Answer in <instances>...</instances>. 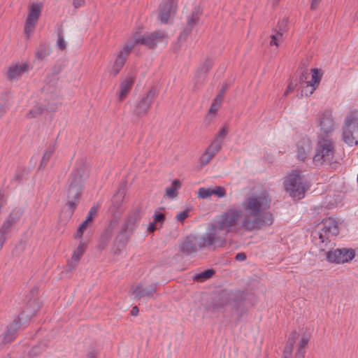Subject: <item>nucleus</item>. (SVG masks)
Masks as SVG:
<instances>
[{
    "label": "nucleus",
    "mask_w": 358,
    "mask_h": 358,
    "mask_svg": "<svg viewBox=\"0 0 358 358\" xmlns=\"http://www.w3.org/2000/svg\"><path fill=\"white\" fill-rule=\"evenodd\" d=\"M271 203V199L264 190L247 195L241 207L229 208L208 225L204 234L199 236L203 246L215 250L226 244L229 233L241 229L252 231L271 225L273 217L268 211Z\"/></svg>",
    "instance_id": "nucleus-1"
},
{
    "label": "nucleus",
    "mask_w": 358,
    "mask_h": 358,
    "mask_svg": "<svg viewBox=\"0 0 358 358\" xmlns=\"http://www.w3.org/2000/svg\"><path fill=\"white\" fill-rule=\"evenodd\" d=\"M245 299V293L242 291L224 290L212 300L206 310L212 313H222L225 316L231 310L233 320H239L246 313Z\"/></svg>",
    "instance_id": "nucleus-2"
},
{
    "label": "nucleus",
    "mask_w": 358,
    "mask_h": 358,
    "mask_svg": "<svg viewBox=\"0 0 358 358\" xmlns=\"http://www.w3.org/2000/svg\"><path fill=\"white\" fill-rule=\"evenodd\" d=\"M335 143L328 136L319 135L315 150V168L328 171L336 169L339 164L335 156Z\"/></svg>",
    "instance_id": "nucleus-3"
},
{
    "label": "nucleus",
    "mask_w": 358,
    "mask_h": 358,
    "mask_svg": "<svg viewBox=\"0 0 358 358\" xmlns=\"http://www.w3.org/2000/svg\"><path fill=\"white\" fill-rule=\"evenodd\" d=\"M87 177V170L83 166L74 169L69 176L66 190V213L71 217L78 206V200L81 194L84 178Z\"/></svg>",
    "instance_id": "nucleus-4"
},
{
    "label": "nucleus",
    "mask_w": 358,
    "mask_h": 358,
    "mask_svg": "<svg viewBox=\"0 0 358 358\" xmlns=\"http://www.w3.org/2000/svg\"><path fill=\"white\" fill-rule=\"evenodd\" d=\"M143 213V208L140 206H136L129 213L115 239L113 246L115 255L120 254L124 250L129 236L136 229Z\"/></svg>",
    "instance_id": "nucleus-5"
},
{
    "label": "nucleus",
    "mask_w": 358,
    "mask_h": 358,
    "mask_svg": "<svg viewBox=\"0 0 358 358\" xmlns=\"http://www.w3.org/2000/svg\"><path fill=\"white\" fill-rule=\"evenodd\" d=\"M284 187L290 196L301 199L309 189L310 185L303 175L298 171H292L285 178Z\"/></svg>",
    "instance_id": "nucleus-6"
},
{
    "label": "nucleus",
    "mask_w": 358,
    "mask_h": 358,
    "mask_svg": "<svg viewBox=\"0 0 358 358\" xmlns=\"http://www.w3.org/2000/svg\"><path fill=\"white\" fill-rule=\"evenodd\" d=\"M333 243L331 241L325 243V245L319 246L320 257H325L331 263L344 264L351 261L355 255L352 248H338L332 250Z\"/></svg>",
    "instance_id": "nucleus-7"
},
{
    "label": "nucleus",
    "mask_w": 358,
    "mask_h": 358,
    "mask_svg": "<svg viewBox=\"0 0 358 358\" xmlns=\"http://www.w3.org/2000/svg\"><path fill=\"white\" fill-rule=\"evenodd\" d=\"M342 136L348 145H358V111H352L345 117Z\"/></svg>",
    "instance_id": "nucleus-8"
},
{
    "label": "nucleus",
    "mask_w": 358,
    "mask_h": 358,
    "mask_svg": "<svg viewBox=\"0 0 358 358\" xmlns=\"http://www.w3.org/2000/svg\"><path fill=\"white\" fill-rule=\"evenodd\" d=\"M166 38V33L162 31L145 33L143 35L136 33L129 44H134V46L136 45H143L149 48H154L159 43L162 42Z\"/></svg>",
    "instance_id": "nucleus-9"
},
{
    "label": "nucleus",
    "mask_w": 358,
    "mask_h": 358,
    "mask_svg": "<svg viewBox=\"0 0 358 358\" xmlns=\"http://www.w3.org/2000/svg\"><path fill=\"white\" fill-rule=\"evenodd\" d=\"M338 222L334 217H328L323 220L320 227L321 231L318 234L319 243L316 245L319 246L325 245V243L331 241L330 238L337 236L339 234Z\"/></svg>",
    "instance_id": "nucleus-10"
},
{
    "label": "nucleus",
    "mask_w": 358,
    "mask_h": 358,
    "mask_svg": "<svg viewBox=\"0 0 358 358\" xmlns=\"http://www.w3.org/2000/svg\"><path fill=\"white\" fill-rule=\"evenodd\" d=\"M42 3L33 2L28 8V15L26 20L24 32L27 38L30 36L37 24L42 10Z\"/></svg>",
    "instance_id": "nucleus-11"
},
{
    "label": "nucleus",
    "mask_w": 358,
    "mask_h": 358,
    "mask_svg": "<svg viewBox=\"0 0 358 358\" xmlns=\"http://www.w3.org/2000/svg\"><path fill=\"white\" fill-rule=\"evenodd\" d=\"M303 71L300 76L301 94L299 98L303 96H308L313 93V67L306 66L303 64Z\"/></svg>",
    "instance_id": "nucleus-12"
},
{
    "label": "nucleus",
    "mask_w": 358,
    "mask_h": 358,
    "mask_svg": "<svg viewBox=\"0 0 358 358\" xmlns=\"http://www.w3.org/2000/svg\"><path fill=\"white\" fill-rule=\"evenodd\" d=\"M317 118L319 120V126L320 127V134L322 136L329 137V134L334 131L336 126L334 118L332 117V112L331 110L324 109L321 110L318 115Z\"/></svg>",
    "instance_id": "nucleus-13"
},
{
    "label": "nucleus",
    "mask_w": 358,
    "mask_h": 358,
    "mask_svg": "<svg viewBox=\"0 0 358 358\" xmlns=\"http://www.w3.org/2000/svg\"><path fill=\"white\" fill-rule=\"evenodd\" d=\"M31 317L29 314H26V311L22 312L18 316V321L14 320L11 324L7 327L6 331L1 336V342L3 343H8L13 341L17 333V330L22 324L21 320L24 317Z\"/></svg>",
    "instance_id": "nucleus-14"
},
{
    "label": "nucleus",
    "mask_w": 358,
    "mask_h": 358,
    "mask_svg": "<svg viewBox=\"0 0 358 358\" xmlns=\"http://www.w3.org/2000/svg\"><path fill=\"white\" fill-rule=\"evenodd\" d=\"M204 248L200 238L198 236H187L180 245V252L186 255L196 253L199 249Z\"/></svg>",
    "instance_id": "nucleus-15"
},
{
    "label": "nucleus",
    "mask_w": 358,
    "mask_h": 358,
    "mask_svg": "<svg viewBox=\"0 0 358 358\" xmlns=\"http://www.w3.org/2000/svg\"><path fill=\"white\" fill-rule=\"evenodd\" d=\"M57 98V94L51 96L52 102H48L45 105L43 106L41 103H37L27 113V117L29 118L38 117L45 110L47 112H53L57 108V103L55 101Z\"/></svg>",
    "instance_id": "nucleus-16"
},
{
    "label": "nucleus",
    "mask_w": 358,
    "mask_h": 358,
    "mask_svg": "<svg viewBox=\"0 0 358 358\" xmlns=\"http://www.w3.org/2000/svg\"><path fill=\"white\" fill-rule=\"evenodd\" d=\"M201 11L199 7H195L191 14L187 17V25L183 31L180 34L178 40L185 41L187 37L191 34L194 26L199 22Z\"/></svg>",
    "instance_id": "nucleus-17"
},
{
    "label": "nucleus",
    "mask_w": 358,
    "mask_h": 358,
    "mask_svg": "<svg viewBox=\"0 0 358 358\" xmlns=\"http://www.w3.org/2000/svg\"><path fill=\"white\" fill-rule=\"evenodd\" d=\"M155 91L151 89L145 97H143L136 105L135 114L138 117L145 115L148 111L150 106L155 98Z\"/></svg>",
    "instance_id": "nucleus-18"
},
{
    "label": "nucleus",
    "mask_w": 358,
    "mask_h": 358,
    "mask_svg": "<svg viewBox=\"0 0 358 358\" xmlns=\"http://www.w3.org/2000/svg\"><path fill=\"white\" fill-rule=\"evenodd\" d=\"M134 48V44H127L117 55L114 62L110 73L114 76H117L124 66L126 59Z\"/></svg>",
    "instance_id": "nucleus-19"
},
{
    "label": "nucleus",
    "mask_w": 358,
    "mask_h": 358,
    "mask_svg": "<svg viewBox=\"0 0 358 358\" xmlns=\"http://www.w3.org/2000/svg\"><path fill=\"white\" fill-rule=\"evenodd\" d=\"M156 286V284H152L146 287H143L142 285L132 286L131 293L134 298H150L157 291Z\"/></svg>",
    "instance_id": "nucleus-20"
},
{
    "label": "nucleus",
    "mask_w": 358,
    "mask_h": 358,
    "mask_svg": "<svg viewBox=\"0 0 358 358\" xmlns=\"http://www.w3.org/2000/svg\"><path fill=\"white\" fill-rule=\"evenodd\" d=\"M29 70L28 65L23 63H17L10 66L7 71V78L10 81L17 80L20 76Z\"/></svg>",
    "instance_id": "nucleus-21"
},
{
    "label": "nucleus",
    "mask_w": 358,
    "mask_h": 358,
    "mask_svg": "<svg viewBox=\"0 0 358 358\" xmlns=\"http://www.w3.org/2000/svg\"><path fill=\"white\" fill-rule=\"evenodd\" d=\"M212 66L213 62L207 59L196 71L195 74V87H199L203 83L206 75L208 73Z\"/></svg>",
    "instance_id": "nucleus-22"
},
{
    "label": "nucleus",
    "mask_w": 358,
    "mask_h": 358,
    "mask_svg": "<svg viewBox=\"0 0 358 358\" xmlns=\"http://www.w3.org/2000/svg\"><path fill=\"white\" fill-rule=\"evenodd\" d=\"M175 13L172 0H167L161 6L159 13V19L162 23H167L169 19Z\"/></svg>",
    "instance_id": "nucleus-23"
},
{
    "label": "nucleus",
    "mask_w": 358,
    "mask_h": 358,
    "mask_svg": "<svg viewBox=\"0 0 358 358\" xmlns=\"http://www.w3.org/2000/svg\"><path fill=\"white\" fill-rule=\"evenodd\" d=\"M134 83V77L131 75L127 76L120 83L119 99L122 101L129 92Z\"/></svg>",
    "instance_id": "nucleus-24"
},
{
    "label": "nucleus",
    "mask_w": 358,
    "mask_h": 358,
    "mask_svg": "<svg viewBox=\"0 0 358 358\" xmlns=\"http://www.w3.org/2000/svg\"><path fill=\"white\" fill-rule=\"evenodd\" d=\"M52 49L49 43L41 42L36 48L34 52L35 58L38 60H45L51 53Z\"/></svg>",
    "instance_id": "nucleus-25"
},
{
    "label": "nucleus",
    "mask_w": 358,
    "mask_h": 358,
    "mask_svg": "<svg viewBox=\"0 0 358 358\" xmlns=\"http://www.w3.org/2000/svg\"><path fill=\"white\" fill-rule=\"evenodd\" d=\"M297 156L301 160H304L307 156V153L311 150V141L309 138H302L297 145Z\"/></svg>",
    "instance_id": "nucleus-26"
},
{
    "label": "nucleus",
    "mask_w": 358,
    "mask_h": 358,
    "mask_svg": "<svg viewBox=\"0 0 358 358\" xmlns=\"http://www.w3.org/2000/svg\"><path fill=\"white\" fill-rule=\"evenodd\" d=\"M219 151L220 150H216L215 147L210 144L200 157L199 162L201 167L206 165Z\"/></svg>",
    "instance_id": "nucleus-27"
},
{
    "label": "nucleus",
    "mask_w": 358,
    "mask_h": 358,
    "mask_svg": "<svg viewBox=\"0 0 358 358\" xmlns=\"http://www.w3.org/2000/svg\"><path fill=\"white\" fill-rule=\"evenodd\" d=\"M229 131L228 127L224 125L217 133L216 137L212 142L211 145L215 147L216 150H220L222 145L223 140L227 136Z\"/></svg>",
    "instance_id": "nucleus-28"
},
{
    "label": "nucleus",
    "mask_w": 358,
    "mask_h": 358,
    "mask_svg": "<svg viewBox=\"0 0 358 358\" xmlns=\"http://www.w3.org/2000/svg\"><path fill=\"white\" fill-rule=\"evenodd\" d=\"M181 183L178 180H174L171 185L167 187L165 190V194L164 197H168L169 199H173L178 196V189L180 187Z\"/></svg>",
    "instance_id": "nucleus-29"
},
{
    "label": "nucleus",
    "mask_w": 358,
    "mask_h": 358,
    "mask_svg": "<svg viewBox=\"0 0 358 358\" xmlns=\"http://www.w3.org/2000/svg\"><path fill=\"white\" fill-rule=\"evenodd\" d=\"M296 333H293L289 338L287 341L286 345L285 347L284 351H283V358H290L292 352L294 348V345L295 343V338H296Z\"/></svg>",
    "instance_id": "nucleus-30"
},
{
    "label": "nucleus",
    "mask_w": 358,
    "mask_h": 358,
    "mask_svg": "<svg viewBox=\"0 0 358 358\" xmlns=\"http://www.w3.org/2000/svg\"><path fill=\"white\" fill-rule=\"evenodd\" d=\"M117 220L115 218L110 221L108 227L106 229L101 236L102 241L104 243V244H106L110 239L113 230L117 226Z\"/></svg>",
    "instance_id": "nucleus-31"
},
{
    "label": "nucleus",
    "mask_w": 358,
    "mask_h": 358,
    "mask_svg": "<svg viewBox=\"0 0 358 358\" xmlns=\"http://www.w3.org/2000/svg\"><path fill=\"white\" fill-rule=\"evenodd\" d=\"M55 145H50L47 148V149L43 156V158L41 159L40 168L43 167L47 164V163L49 161V159H50L52 153L55 152Z\"/></svg>",
    "instance_id": "nucleus-32"
},
{
    "label": "nucleus",
    "mask_w": 358,
    "mask_h": 358,
    "mask_svg": "<svg viewBox=\"0 0 358 358\" xmlns=\"http://www.w3.org/2000/svg\"><path fill=\"white\" fill-rule=\"evenodd\" d=\"M22 213H23V210L22 208H15L10 213V214L9 215L7 220L8 221H10V222L13 225H14L15 223H17L19 221Z\"/></svg>",
    "instance_id": "nucleus-33"
},
{
    "label": "nucleus",
    "mask_w": 358,
    "mask_h": 358,
    "mask_svg": "<svg viewBox=\"0 0 358 358\" xmlns=\"http://www.w3.org/2000/svg\"><path fill=\"white\" fill-rule=\"evenodd\" d=\"M214 273H215V271L213 269H208V270H206L203 272H201V273L196 274L194 277V280H195L196 281H203V280H207V279H209L210 278H211Z\"/></svg>",
    "instance_id": "nucleus-34"
},
{
    "label": "nucleus",
    "mask_w": 358,
    "mask_h": 358,
    "mask_svg": "<svg viewBox=\"0 0 358 358\" xmlns=\"http://www.w3.org/2000/svg\"><path fill=\"white\" fill-rule=\"evenodd\" d=\"M85 243L83 242H80L78 245V248L73 252L72 258L76 261H80L81 257L83 256L85 250Z\"/></svg>",
    "instance_id": "nucleus-35"
},
{
    "label": "nucleus",
    "mask_w": 358,
    "mask_h": 358,
    "mask_svg": "<svg viewBox=\"0 0 358 358\" xmlns=\"http://www.w3.org/2000/svg\"><path fill=\"white\" fill-rule=\"evenodd\" d=\"M211 196V187H201L197 192V197L200 199H210Z\"/></svg>",
    "instance_id": "nucleus-36"
},
{
    "label": "nucleus",
    "mask_w": 358,
    "mask_h": 358,
    "mask_svg": "<svg viewBox=\"0 0 358 358\" xmlns=\"http://www.w3.org/2000/svg\"><path fill=\"white\" fill-rule=\"evenodd\" d=\"M57 83V79L52 76L50 81L46 83V85L44 87V90L47 92V93H55L56 90V85Z\"/></svg>",
    "instance_id": "nucleus-37"
},
{
    "label": "nucleus",
    "mask_w": 358,
    "mask_h": 358,
    "mask_svg": "<svg viewBox=\"0 0 358 358\" xmlns=\"http://www.w3.org/2000/svg\"><path fill=\"white\" fill-rule=\"evenodd\" d=\"M226 194V189L222 186H215L211 187V195H215L217 198H223Z\"/></svg>",
    "instance_id": "nucleus-38"
},
{
    "label": "nucleus",
    "mask_w": 358,
    "mask_h": 358,
    "mask_svg": "<svg viewBox=\"0 0 358 358\" xmlns=\"http://www.w3.org/2000/svg\"><path fill=\"white\" fill-rule=\"evenodd\" d=\"M57 36L58 38L57 41V45L60 50H64L66 48V43L64 40L63 29L62 28L58 29Z\"/></svg>",
    "instance_id": "nucleus-39"
},
{
    "label": "nucleus",
    "mask_w": 358,
    "mask_h": 358,
    "mask_svg": "<svg viewBox=\"0 0 358 358\" xmlns=\"http://www.w3.org/2000/svg\"><path fill=\"white\" fill-rule=\"evenodd\" d=\"M90 223H91V221L87 220V219H85V220L78 227L77 233L75 236L76 238H79L83 236L85 230L87 229Z\"/></svg>",
    "instance_id": "nucleus-40"
},
{
    "label": "nucleus",
    "mask_w": 358,
    "mask_h": 358,
    "mask_svg": "<svg viewBox=\"0 0 358 358\" xmlns=\"http://www.w3.org/2000/svg\"><path fill=\"white\" fill-rule=\"evenodd\" d=\"M45 349L44 346L36 345L31 348L29 351V355L30 357H36L40 355Z\"/></svg>",
    "instance_id": "nucleus-41"
},
{
    "label": "nucleus",
    "mask_w": 358,
    "mask_h": 358,
    "mask_svg": "<svg viewBox=\"0 0 358 358\" xmlns=\"http://www.w3.org/2000/svg\"><path fill=\"white\" fill-rule=\"evenodd\" d=\"M322 76L323 71L321 69L315 68V90L319 85Z\"/></svg>",
    "instance_id": "nucleus-42"
},
{
    "label": "nucleus",
    "mask_w": 358,
    "mask_h": 358,
    "mask_svg": "<svg viewBox=\"0 0 358 358\" xmlns=\"http://www.w3.org/2000/svg\"><path fill=\"white\" fill-rule=\"evenodd\" d=\"M287 23L288 20L287 18H283L278 22L276 29L280 30V32H285L287 29Z\"/></svg>",
    "instance_id": "nucleus-43"
},
{
    "label": "nucleus",
    "mask_w": 358,
    "mask_h": 358,
    "mask_svg": "<svg viewBox=\"0 0 358 358\" xmlns=\"http://www.w3.org/2000/svg\"><path fill=\"white\" fill-rule=\"evenodd\" d=\"M12 226L13 224L10 222V221L6 220L0 228V231L7 234Z\"/></svg>",
    "instance_id": "nucleus-44"
},
{
    "label": "nucleus",
    "mask_w": 358,
    "mask_h": 358,
    "mask_svg": "<svg viewBox=\"0 0 358 358\" xmlns=\"http://www.w3.org/2000/svg\"><path fill=\"white\" fill-rule=\"evenodd\" d=\"M189 210L186 209L182 212H180L176 215V220L180 222H183L188 217Z\"/></svg>",
    "instance_id": "nucleus-45"
},
{
    "label": "nucleus",
    "mask_w": 358,
    "mask_h": 358,
    "mask_svg": "<svg viewBox=\"0 0 358 358\" xmlns=\"http://www.w3.org/2000/svg\"><path fill=\"white\" fill-rule=\"evenodd\" d=\"M124 197V192L123 191L119 190L113 196V202L117 203V206H118L120 205V202L122 201V199Z\"/></svg>",
    "instance_id": "nucleus-46"
},
{
    "label": "nucleus",
    "mask_w": 358,
    "mask_h": 358,
    "mask_svg": "<svg viewBox=\"0 0 358 358\" xmlns=\"http://www.w3.org/2000/svg\"><path fill=\"white\" fill-rule=\"evenodd\" d=\"M97 211H98V207L97 206H92L91 208V209L90 210L89 213H88V215H87V217L86 219H87V220H90V221L92 222V219L94 218V217L97 213Z\"/></svg>",
    "instance_id": "nucleus-47"
},
{
    "label": "nucleus",
    "mask_w": 358,
    "mask_h": 358,
    "mask_svg": "<svg viewBox=\"0 0 358 358\" xmlns=\"http://www.w3.org/2000/svg\"><path fill=\"white\" fill-rule=\"evenodd\" d=\"M296 82H294L293 80H291L289 84H288V87H287V89L286 90V91L284 93V96H287V94L291 92L292 91H293L294 90V88L296 87Z\"/></svg>",
    "instance_id": "nucleus-48"
},
{
    "label": "nucleus",
    "mask_w": 358,
    "mask_h": 358,
    "mask_svg": "<svg viewBox=\"0 0 358 358\" xmlns=\"http://www.w3.org/2000/svg\"><path fill=\"white\" fill-rule=\"evenodd\" d=\"M309 340L306 337H303L299 343L298 350L300 352L304 351L306 346L307 345Z\"/></svg>",
    "instance_id": "nucleus-49"
},
{
    "label": "nucleus",
    "mask_w": 358,
    "mask_h": 358,
    "mask_svg": "<svg viewBox=\"0 0 358 358\" xmlns=\"http://www.w3.org/2000/svg\"><path fill=\"white\" fill-rule=\"evenodd\" d=\"M24 169L17 170L16 171L15 176H13V180L15 181H20V180H22L24 176Z\"/></svg>",
    "instance_id": "nucleus-50"
},
{
    "label": "nucleus",
    "mask_w": 358,
    "mask_h": 358,
    "mask_svg": "<svg viewBox=\"0 0 358 358\" xmlns=\"http://www.w3.org/2000/svg\"><path fill=\"white\" fill-rule=\"evenodd\" d=\"M79 261H76L71 257V260H69L68 262V269L71 271H73L77 266V264Z\"/></svg>",
    "instance_id": "nucleus-51"
},
{
    "label": "nucleus",
    "mask_w": 358,
    "mask_h": 358,
    "mask_svg": "<svg viewBox=\"0 0 358 358\" xmlns=\"http://www.w3.org/2000/svg\"><path fill=\"white\" fill-rule=\"evenodd\" d=\"M220 105L217 103H215L213 102L211 106H210V108L209 109V113H211V114H215L216 112L218 110L219 108H220Z\"/></svg>",
    "instance_id": "nucleus-52"
},
{
    "label": "nucleus",
    "mask_w": 358,
    "mask_h": 358,
    "mask_svg": "<svg viewBox=\"0 0 358 358\" xmlns=\"http://www.w3.org/2000/svg\"><path fill=\"white\" fill-rule=\"evenodd\" d=\"M164 220V215L162 213H157L154 217V222L155 223L162 222Z\"/></svg>",
    "instance_id": "nucleus-53"
},
{
    "label": "nucleus",
    "mask_w": 358,
    "mask_h": 358,
    "mask_svg": "<svg viewBox=\"0 0 358 358\" xmlns=\"http://www.w3.org/2000/svg\"><path fill=\"white\" fill-rule=\"evenodd\" d=\"M279 41H280V40L278 39V36H275V35H271V42H270V45H275V46H277V47H278V46L279 45V44H278Z\"/></svg>",
    "instance_id": "nucleus-54"
},
{
    "label": "nucleus",
    "mask_w": 358,
    "mask_h": 358,
    "mask_svg": "<svg viewBox=\"0 0 358 358\" xmlns=\"http://www.w3.org/2000/svg\"><path fill=\"white\" fill-rule=\"evenodd\" d=\"M6 234L0 231V250H1L3 245L6 240Z\"/></svg>",
    "instance_id": "nucleus-55"
},
{
    "label": "nucleus",
    "mask_w": 358,
    "mask_h": 358,
    "mask_svg": "<svg viewBox=\"0 0 358 358\" xmlns=\"http://www.w3.org/2000/svg\"><path fill=\"white\" fill-rule=\"evenodd\" d=\"M235 259L237 261H244L246 259V255L243 252H239L236 254Z\"/></svg>",
    "instance_id": "nucleus-56"
},
{
    "label": "nucleus",
    "mask_w": 358,
    "mask_h": 358,
    "mask_svg": "<svg viewBox=\"0 0 358 358\" xmlns=\"http://www.w3.org/2000/svg\"><path fill=\"white\" fill-rule=\"evenodd\" d=\"M85 0H73V4L76 8L82 6L84 4Z\"/></svg>",
    "instance_id": "nucleus-57"
},
{
    "label": "nucleus",
    "mask_w": 358,
    "mask_h": 358,
    "mask_svg": "<svg viewBox=\"0 0 358 358\" xmlns=\"http://www.w3.org/2000/svg\"><path fill=\"white\" fill-rule=\"evenodd\" d=\"M222 99H223V96H222V94H217V96L215 97V99H214L213 102L217 103L220 105L222 101Z\"/></svg>",
    "instance_id": "nucleus-58"
},
{
    "label": "nucleus",
    "mask_w": 358,
    "mask_h": 358,
    "mask_svg": "<svg viewBox=\"0 0 358 358\" xmlns=\"http://www.w3.org/2000/svg\"><path fill=\"white\" fill-rule=\"evenodd\" d=\"M156 229H157V227H156V223L155 222L150 223L148 228V231H150L151 232H153L155 230H156Z\"/></svg>",
    "instance_id": "nucleus-59"
},
{
    "label": "nucleus",
    "mask_w": 358,
    "mask_h": 358,
    "mask_svg": "<svg viewBox=\"0 0 358 358\" xmlns=\"http://www.w3.org/2000/svg\"><path fill=\"white\" fill-rule=\"evenodd\" d=\"M304 353L305 351L300 352L299 350H297V353L295 356V358H305Z\"/></svg>",
    "instance_id": "nucleus-60"
},
{
    "label": "nucleus",
    "mask_w": 358,
    "mask_h": 358,
    "mask_svg": "<svg viewBox=\"0 0 358 358\" xmlns=\"http://www.w3.org/2000/svg\"><path fill=\"white\" fill-rule=\"evenodd\" d=\"M138 313V308L137 306H134L131 309V315L134 316L137 315Z\"/></svg>",
    "instance_id": "nucleus-61"
},
{
    "label": "nucleus",
    "mask_w": 358,
    "mask_h": 358,
    "mask_svg": "<svg viewBox=\"0 0 358 358\" xmlns=\"http://www.w3.org/2000/svg\"><path fill=\"white\" fill-rule=\"evenodd\" d=\"M275 36H278V39L280 40L282 37V35L285 32H280V30L275 29Z\"/></svg>",
    "instance_id": "nucleus-62"
},
{
    "label": "nucleus",
    "mask_w": 358,
    "mask_h": 358,
    "mask_svg": "<svg viewBox=\"0 0 358 358\" xmlns=\"http://www.w3.org/2000/svg\"><path fill=\"white\" fill-rule=\"evenodd\" d=\"M87 358H96V353L93 351L90 352L87 355Z\"/></svg>",
    "instance_id": "nucleus-63"
},
{
    "label": "nucleus",
    "mask_w": 358,
    "mask_h": 358,
    "mask_svg": "<svg viewBox=\"0 0 358 358\" xmlns=\"http://www.w3.org/2000/svg\"><path fill=\"white\" fill-rule=\"evenodd\" d=\"M227 85L223 86L219 94H222V96H223V94L225 93Z\"/></svg>",
    "instance_id": "nucleus-64"
}]
</instances>
